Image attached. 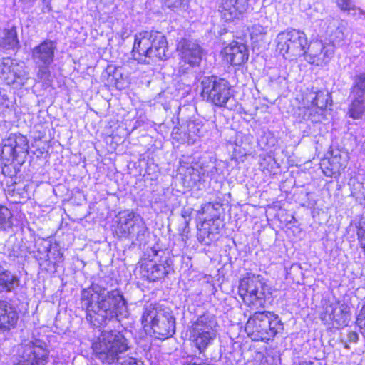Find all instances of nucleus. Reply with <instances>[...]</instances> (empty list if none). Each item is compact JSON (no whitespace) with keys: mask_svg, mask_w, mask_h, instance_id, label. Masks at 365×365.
<instances>
[{"mask_svg":"<svg viewBox=\"0 0 365 365\" xmlns=\"http://www.w3.org/2000/svg\"><path fill=\"white\" fill-rule=\"evenodd\" d=\"M142 324L145 332L156 338L168 339L175 332V319L168 309L149 304L144 308Z\"/></svg>","mask_w":365,"mask_h":365,"instance_id":"7ed1b4c3","label":"nucleus"},{"mask_svg":"<svg viewBox=\"0 0 365 365\" xmlns=\"http://www.w3.org/2000/svg\"><path fill=\"white\" fill-rule=\"evenodd\" d=\"M353 101L350 106L349 113L354 119L361 118L365 112V102L362 98L352 97Z\"/></svg>","mask_w":365,"mask_h":365,"instance_id":"412c9836","label":"nucleus"},{"mask_svg":"<svg viewBox=\"0 0 365 365\" xmlns=\"http://www.w3.org/2000/svg\"><path fill=\"white\" fill-rule=\"evenodd\" d=\"M48 357V351L45 344L36 341L28 344L23 352V360L14 365H46Z\"/></svg>","mask_w":365,"mask_h":365,"instance_id":"f8f14e48","label":"nucleus"},{"mask_svg":"<svg viewBox=\"0 0 365 365\" xmlns=\"http://www.w3.org/2000/svg\"><path fill=\"white\" fill-rule=\"evenodd\" d=\"M142 362L135 358L128 356L123 359L120 365H141Z\"/></svg>","mask_w":365,"mask_h":365,"instance_id":"72a5a7b5","label":"nucleus"},{"mask_svg":"<svg viewBox=\"0 0 365 365\" xmlns=\"http://www.w3.org/2000/svg\"><path fill=\"white\" fill-rule=\"evenodd\" d=\"M217 325L215 317L210 314H204L193 322L190 340L200 353L204 352L216 339Z\"/></svg>","mask_w":365,"mask_h":365,"instance_id":"423d86ee","label":"nucleus"},{"mask_svg":"<svg viewBox=\"0 0 365 365\" xmlns=\"http://www.w3.org/2000/svg\"><path fill=\"white\" fill-rule=\"evenodd\" d=\"M81 305L93 325L106 324L118 317H125L128 314L124 297L117 289L108 291L97 286L83 289Z\"/></svg>","mask_w":365,"mask_h":365,"instance_id":"f257e3e1","label":"nucleus"},{"mask_svg":"<svg viewBox=\"0 0 365 365\" xmlns=\"http://www.w3.org/2000/svg\"><path fill=\"white\" fill-rule=\"evenodd\" d=\"M202 96L219 107H227V103L232 98L230 86L224 79L215 76H205L201 81Z\"/></svg>","mask_w":365,"mask_h":365,"instance_id":"1a4fd4ad","label":"nucleus"},{"mask_svg":"<svg viewBox=\"0 0 365 365\" xmlns=\"http://www.w3.org/2000/svg\"><path fill=\"white\" fill-rule=\"evenodd\" d=\"M353 81L351 97L362 98L365 94V74L356 75Z\"/></svg>","mask_w":365,"mask_h":365,"instance_id":"4be33fe9","label":"nucleus"},{"mask_svg":"<svg viewBox=\"0 0 365 365\" xmlns=\"http://www.w3.org/2000/svg\"><path fill=\"white\" fill-rule=\"evenodd\" d=\"M153 252L155 256L157 255V251L154 250Z\"/></svg>","mask_w":365,"mask_h":365,"instance_id":"4c0bfd02","label":"nucleus"},{"mask_svg":"<svg viewBox=\"0 0 365 365\" xmlns=\"http://www.w3.org/2000/svg\"><path fill=\"white\" fill-rule=\"evenodd\" d=\"M337 4L341 10L347 11L348 13L352 16H355L356 13H361L359 9H356L351 6L350 0H337Z\"/></svg>","mask_w":365,"mask_h":365,"instance_id":"7c9ffc66","label":"nucleus"},{"mask_svg":"<svg viewBox=\"0 0 365 365\" xmlns=\"http://www.w3.org/2000/svg\"><path fill=\"white\" fill-rule=\"evenodd\" d=\"M326 314L337 328L345 327L350 320L349 307L344 303L336 302L326 309Z\"/></svg>","mask_w":365,"mask_h":365,"instance_id":"dca6fc26","label":"nucleus"},{"mask_svg":"<svg viewBox=\"0 0 365 365\" xmlns=\"http://www.w3.org/2000/svg\"><path fill=\"white\" fill-rule=\"evenodd\" d=\"M16 282V278L11 272L0 270V292L5 289L10 291Z\"/></svg>","mask_w":365,"mask_h":365,"instance_id":"393cba45","label":"nucleus"},{"mask_svg":"<svg viewBox=\"0 0 365 365\" xmlns=\"http://www.w3.org/2000/svg\"><path fill=\"white\" fill-rule=\"evenodd\" d=\"M267 289L259 275L247 273L240 281L239 294L245 304L253 309L264 306Z\"/></svg>","mask_w":365,"mask_h":365,"instance_id":"6e6552de","label":"nucleus"},{"mask_svg":"<svg viewBox=\"0 0 365 365\" xmlns=\"http://www.w3.org/2000/svg\"><path fill=\"white\" fill-rule=\"evenodd\" d=\"M164 1L167 6L171 8L180 6L182 0H164Z\"/></svg>","mask_w":365,"mask_h":365,"instance_id":"f704fd0d","label":"nucleus"},{"mask_svg":"<svg viewBox=\"0 0 365 365\" xmlns=\"http://www.w3.org/2000/svg\"><path fill=\"white\" fill-rule=\"evenodd\" d=\"M28 148V141L25 136L13 133L4 140L2 155L6 158H16L20 154L26 153Z\"/></svg>","mask_w":365,"mask_h":365,"instance_id":"2eb2a0df","label":"nucleus"},{"mask_svg":"<svg viewBox=\"0 0 365 365\" xmlns=\"http://www.w3.org/2000/svg\"><path fill=\"white\" fill-rule=\"evenodd\" d=\"M311 0H300V7L302 10H306L307 8L305 6V4H307L309 6L310 5Z\"/></svg>","mask_w":365,"mask_h":365,"instance_id":"c9c22d12","label":"nucleus"},{"mask_svg":"<svg viewBox=\"0 0 365 365\" xmlns=\"http://www.w3.org/2000/svg\"><path fill=\"white\" fill-rule=\"evenodd\" d=\"M19 78V76H15V78Z\"/></svg>","mask_w":365,"mask_h":365,"instance_id":"58836bf2","label":"nucleus"},{"mask_svg":"<svg viewBox=\"0 0 365 365\" xmlns=\"http://www.w3.org/2000/svg\"><path fill=\"white\" fill-rule=\"evenodd\" d=\"M142 218L136 215L132 210H125L119 212L118 221L116 228L117 233L122 236H128L133 231L134 221Z\"/></svg>","mask_w":365,"mask_h":365,"instance_id":"6ab92c4d","label":"nucleus"},{"mask_svg":"<svg viewBox=\"0 0 365 365\" xmlns=\"http://www.w3.org/2000/svg\"><path fill=\"white\" fill-rule=\"evenodd\" d=\"M224 61L230 65H241L248 59L247 46L242 43L232 41L221 51Z\"/></svg>","mask_w":365,"mask_h":365,"instance_id":"4468645a","label":"nucleus"},{"mask_svg":"<svg viewBox=\"0 0 365 365\" xmlns=\"http://www.w3.org/2000/svg\"><path fill=\"white\" fill-rule=\"evenodd\" d=\"M328 103V95L324 94L322 92H319L316 94L314 99L313 100V105L316 107L323 109L324 108Z\"/></svg>","mask_w":365,"mask_h":365,"instance_id":"c756f323","label":"nucleus"},{"mask_svg":"<svg viewBox=\"0 0 365 365\" xmlns=\"http://www.w3.org/2000/svg\"><path fill=\"white\" fill-rule=\"evenodd\" d=\"M247 9V0H222L220 7L222 18L226 21L238 19Z\"/></svg>","mask_w":365,"mask_h":365,"instance_id":"f3484780","label":"nucleus"},{"mask_svg":"<svg viewBox=\"0 0 365 365\" xmlns=\"http://www.w3.org/2000/svg\"><path fill=\"white\" fill-rule=\"evenodd\" d=\"M17 319L16 312L6 302L0 301V331L14 327L17 322Z\"/></svg>","mask_w":365,"mask_h":365,"instance_id":"aec40b11","label":"nucleus"},{"mask_svg":"<svg viewBox=\"0 0 365 365\" xmlns=\"http://www.w3.org/2000/svg\"><path fill=\"white\" fill-rule=\"evenodd\" d=\"M207 225V223H203L198 233L199 240L205 245H210L216 238V233L211 231Z\"/></svg>","mask_w":365,"mask_h":365,"instance_id":"bb28decb","label":"nucleus"},{"mask_svg":"<svg viewBox=\"0 0 365 365\" xmlns=\"http://www.w3.org/2000/svg\"><path fill=\"white\" fill-rule=\"evenodd\" d=\"M1 44L6 48H14L19 44L17 39V33L15 29L12 28L5 32L4 37L2 38Z\"/></svg>","mask_w":365,"mask_h":365,"instance_id":"a878e982","label":"nucleus"},{"mask_svg":"<svg viewBox=\"0 0 365 365\" xmlns=\"http://www.w3.org/2000/svg\"><path fill=\"white\" fill-rule=\"evenodd\" d=\"M202 126L199 123H191L188 125V143H194L200 137Z\"/></svg>","mask_w":365,"mask_h":365,"instance_id":"cd10ccee","label":"nucleus"},{"mask_svg":"<svg viewBox=\"0 0 365 365\" xmlns=\"http://www.w3.org/2000/svg\"><path fill=\"white\" fill-rule=\"evenodd\" d=\"M118 34L120 36L122 39H125L128 37V33L124 30L120 31Z\"/></svg>","mask_w":365,"mask_h":365,"instance_id":"e433bc0d","label":"nucleus"},{"mask_svg":"<svg viewBox=\"0 0 365 365\" xmlns=\"http://www.w3.org/2000/svg\"><path fill=\"white\" fill-rule=\"evenodd\" d=\"M358 237L359 244L365 254V219L362 218L359 223Z\"/></svg>","mask_w":365,"mask_h":365,"instance_id":"2f4dec72","label":"nucleus"},{"mask_svg":"<svg viewBox=\"0 0 365 365\" xmlns=\"http://www.w3.org/2000/svg\"><path fill=\"white\" fill-rule=\"evenodd\" d=\"M356 324L361 334L365 336V304L361 307L356 316Z\"/></svg>","mask_w":365,"mask_h":365,"instance_id":"c85d7f7f","label":"nucleus"},{"mask_svg":"<svg viewBox=\"0 0 365 365\" xmlns=\"http://www.w3.org/2000/svg\"><path fill=\"white\" fill-rule=\"evenodd\" d=\"M245 330L253 341H267L283 330V324L275 314L259 312L248 319Z\"/></svg>","mask_w":365,"mask_h":365,"instance_id":"20e7f679","label":"nucleus"},{"mask_svg":"<svg viewBox=\"0 0 365 365\" xmlns=\"http://www.w3.org/2000/svg\"><path fill=\"white\" fill-rule=\"evenodd\" d=\"M307 49L304 55V59L308 63L318 66L327 65L334 53V44L322 41L312 42Z\"/></svg>","mask_w":365,"mask_h":365,"instance_id":"9b49d317","label":"nucleus"},{"mask_svg":"<svg viewBox=\"0 0 365 365\" xmlns=\"http://www.w3.org/2000/svg\"><path fill=\"white\" fill-rule=\"evenodd\" d=\"M38 66V77L40 79H46L49 75V65L37 64Z\"/></svg>","mask_w":365,"mask_h":365,"instance_id":"473e14b6","label":"nucleus"},{"mask_svg":"<svg viewBox=\"0 0 365 365\" xmlns=\"http://www.w3.org/2000/svg\"><path fill=\"white\" fill-rule=\"evenodd\" d=\"M277 48L285 59L294 60L304 56L308 48V41L304 32L288 29L278 34Z\"/></svg>","mask_w":365,"mask_h":365,"instance_id":"0eeeda50","label":"nucleus"},{"mask_svg":"<svg viewBox=\"0 0 365 365\" xmlns=\"http://www.w3.org/2000/svg\"><path fill=\"white\" fill-rule=\"evenodd\" d=\"M176 49L180 57V69L182 72L200 64L202 58V49L195 41L182 38L178 43Z\"/></svg>","mask_w":365,"mask_h":365,"instance_id":"9d476101","label":"nucleus"},{"mask_svg":"<svg viewBox=\"0 0 365 365\" xmlns=\"http://www.w3.org/2000/svg\"><path fill=\"white\" fill-rule=\"evenodd\" d=\"M250 38L254 43L264 40L267 33V26H263L259 24H254L248 27Z\"/></svg>","mask_w":365,"mask_h":365,"instance_id":"5701e85b","label":"nucleus"},{"mask_svg":"<svg viewBox=\"0 0 365 365\" xmlns=\"http://www.w3.org/2000/svg\"><path fill=\"white\" fill-rule=\"evenodd\" d=\"M140 274L150 282H156L168 274L166 260L144 259L140 265Z\"/></svg>","mask_w":365,"mask_h":365,"instance_id":"ddd939ff","label":"nucleus"},{"mask_svg":"<svg viewBox=\"0 0 365 365\" xmlns=\"http://www.w3.org/2000/svg\"><path fill=\"white\" fill-rule=\"evenodd\" d=\"M96 356L103 363L112 364L120 359V355L128 350L125 337L119 331H103L93 344Z\"/></svg>","mask_w":365,"mask_h":365,"instance_id":"39448f33","label":"nucleus"},{"mask_svg":"<svg viewBox=\"0 0 365 365\" xmlns=\"http://www.w3.org/2000/svg\"><path fill=\"white\" fill-rule=\"evenodd\" d=\"M55 43L52 41H45L34 48L32 58L36 64L50 65L54 57Z\"/></svg>","mask_w":365,"mask_h":365,"instance_id":"a211bd4d","label":"nucleus"},{"mask_svg":"<svg viewBox=\"0 0 365 365\" xmlns=\"http://www.w3.org/2000/svg\"><path fill=\"white\" fill-rule=\"evenodd\" d=\"M167 51L166 38L159 32L143 31L135 36L132 55L139 63H150L155 58L165 60L168 58Z\"/></svg>","mask_w":365,"mask_h":365,"instance_id":"f03ea898","label":"nucleus"},{"mask_svg":"<svg viewBox=\"0 0 365 365\" xmlns=\"http://www.w3.org/2000/svg\"><path fill=\"white\" fill-rule=\"evenodd\" d=\"M12 225L11 212L6 207L0 205V231L7 230Z\"/></svg>","mask_w":365,"mask_h":365,"instance_id":"b1692460","label":"nucleus"}]
</instances>
